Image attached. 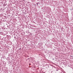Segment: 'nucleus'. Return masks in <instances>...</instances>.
I'll use <instances>...</instances> for the list:
<instances>
[{"label": "nucleus", "mask_w": 73, "mask_h": 73, "mask_svg": "<svg viewBox=\"0 0 73 73\" xmlns=\"http://www.w3.org/2000/svg\"><path fill=\"white\" fill-rule=\"evenodd\" d=\"M30 65H31V64H30Z\"/></svg>", "instance_id": "nucleus-1"}]
</instances>
